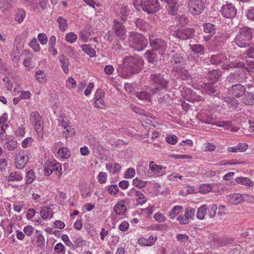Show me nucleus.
Here are the masks:
<instances>
[{
  "label": "nucleus",
  "mask_w": 254,
  "mask_h": 254,
  "mask_svg": "<svg viewBox=\"0 0 254 254\" xmlns=\"http://www.w3.org/2000/svg\"><path fill=\"white\" fill-rule=\"evenodd\" d=\"M107 180V174L105 172L99 173L98 176V180L101 184L105 183Z\"/></svg>",
  "instance_id": "nucleus-63"
},
{
  "label": "nucleus",
  "mask_w": 254,
  "mask_h": 254,
  "mask_svg": "<svg viewBox=\"0 0 254 254\" xmlns=\"http://www.w3.org/2000/svg\"><path fill=\"white\" fill-rule=\"evenodd\" d=\"M2 81L3 82L5 87L8 90H10L12 89V87H13L12 83L8 77L5 76L3 78Z\"/></svg>",
  "instance_id": "nucleus-60"
},
{
  "label": "nucleus",
  "mask_w": 254,
  "mask_h": 254,
  "mask_svg": "<svg viewBox=\"0 0 254 254\" xmlns=\"http://www.w3.org/2000/svg\"><path fill=\"white\" fill-rule=\"evenodd\" d=\"M140 5L142 9L148 14L156 12L160 7L158 0H141Z\"/></svg>",
  "instance_id": "nucleus-8"
},
{
  "label": "nucleus",
  "mask_w": 254,
  "mask_h": 254,
  "mask_svg": "<svg viewBox=\"0 0 254 254\" xmlns=\"http://www.w3.org/2000/svg\"><path fill=\"white\" fill-rule=\"evenodd\" d=\"M221 76V72L220 70L213 69L208 72L206 78L208 79V82L211 83H215L218 81Z\"/></svg>",
  "instance_id": "nucleus-18"
},
{
  "label": "nucleus",
  "mask_w": 254,
  "mask_h": 254,
  "mask_svg": "<svg viewBox=\"0 0 254 254\" xmlns=\"http://www.w3.org/2000/svg\"><path fill=\"white\" fill-rule=\"evenodd\" d=\"M139 244L144 246H151L153 244V242L144 238H139L138 240Z\"/></svg>",
  "instance_id": "nucleus-57"
},
{
  "label": "nucleus",
  "mask_w": 254,
  "mask_h": 254,
  "mask_svg": "<svg viewBox=\"0 0 254 254\" xmlns=\"http://www.w3.org/2000/svg\"><path fill=\"white\" fill-rule=\"evenodd\" d=\"M216 148V146L212 143L206 142L203 144L202 149L205 151H214Z\"/></svg>",
  "instance_id": "nucleus-55"
},
{
  "label": "nucleus",
  "mask_w": 254,
  "mask_h": 254,
  "mask_svg": "<svg viewBox=\"0 0 254 254\" xmlns=\"http://www.w3.org/2000/svg\"><path fill=\"white\" fill-rule=\"evenodd\" d=\"M225 101L228 104L230 111L236 109L239 104L238 101L234 97H228L225 98Z\"/></svg>",
  "instance_id": "nucleus-26"
},
{
  "label": "nucleus",
  "mask_w": 254,
  "mask_h": 254,
  "mask_svg": "<svg viewBox=\"0 0 254 254\" xmlns=\"http://www.w3.org/2000/svg\"><path fill=\"white\" fill-rule=\"evenodd\" d=\"M227 37L224 34H218L215 36L213 40V41L218 46L221 45L225 41H226Z\"/></svg>",
  "instance_id": "nucleus-39"
},
{
  "label": "nucleus",
  "mask_w": 254,
  "mask_h": 254,
  "mask_svg": "<svg viewBox=\"0 0 254 254\" xmlns=\"http://www.w3.org/2000/svg\"><path fill=\"white\" fill-rule=\"evenodd\" d=\"M50 213V208L47 207H44L42 208L40 211V215L43 219H46L48 218Z\"/></svg>",
  "instance_id": "nucleus-58"
},
{
  "label": "nucleus",
  "mask_w": 254,
  "mask_h": 254,
  "mask_svg": "<svg viewBox=\"0 0 254 254\" xmlns=\"http://www.w3.org/2000/svg\"><path fill=\"white\" fill-rule=\"evenodd\" d=\"M242 73H236L231 75H230L227 78V80L229 83H235L236 82H242L243 81V78L241 77Z\"/></svg>",
  "instance_id": "nucleus-32"
},
{
  "label": "nucleus",
  "mask_w": 254,
  "mask_h": 254,
  "mask_svg": "<svg viewBox=\"0 0 254 254\" xmlns=\"http://www.w3.org/2000/svg\"><path fill=\"white\" fill-rule=\"evenodd\" d=\"M253 32L252 28L243 27L240 29L236 36L235 43L240 48H247L252 42Z\"/></svg>",
  "instance_id": "nucleus-1"
},
{
  "label": "nucleus",
  "mask_w": 254,
  "mask_h": 254,
  "mask_svg": "<svg viewBox=\"0 0 254 254\" xmlns=\"http://www.w3.org/2000/svg\"><path fill=\"white\" fill-rule=\"evenodd\" d=\"M79 36L80 39H81V40L83 42H86L89 37V33L85 30H83V31H81L79 33Z\"/></svg>",
  "instance_id": "nucleus-62"
},
{
  "label": "nucleus",
  "mask_w": 254,
  "mask_h": 254,
  "mask_svg": "<svg viewBox=\"0 0 254 254\" xmlns=\"http://www.w3.org/2000/svg\"><path fill=\"white\" fill-rule=\"evenodd\" d=\"M35 244L34 245L37 248L38 251L43 252L45 249V239L42 232L36 230L35 235Z\"/></svg>",
  "instance_id": "nucleus-14"
},
{
  "label": "nucleus",
  "mask_w": 254,
  "mask_h": 254,
  "mask_svg": "<svg viewBox=\"0 0 254 254\" xmlns=\"http://www.w3.org/2000/svg\"><path fill=\"white\" fill-rule=\"evenodd\" d=\"M129 46L138 51L143 50L147 45V40L144 36L137 32H131L128 37Z\"/></svg>",
  "instance_id": "nucleus-3"
},
{
  "label": "nucleus",
  "mask_w": 254,
  "mask_h": 254,
  "mask_svg": "<svg viewBox=\"0 0 254 254\" xmlns=\"http://www.w3.org/2000/svg\"><path fill=\"white\" fill-rule=\"evenodd\" d=\"M228 93L236 98L243 96L246 91L244 86L240 84H235L228 88Z\"/></svg>",
  "instance_id": "nucleus-13"
},
{
  "label": "nucleus",
  "mask_w": 254,
  "mask_h": 254,
  "mask_svg": "<svg viewBox=\"0 0 254 254\" xmlns=\"http://www.w3.org/2000/svg\"><path fill=\"white\" fill-rule=\"evenodd\" d=\"M105 92L104 90L102 89H98L96 91L95 94V106L99 107V103H100L101 105H103L104 103V101L103 100V98L104 97Z\"/></svg>",
  "instance_id": "nucleus-21"
},
{
  "label": "nucleus",
  "mask_w": 254,
  "mask_h": 254,
  "mask_svg": "<svg viewBox=\"0 0 254 254\" xmlns=\"http://www.w3.org/2000/svg\"><path fill=\"white\" fill-rule=\"evenodd\" d=\"M77 38L78 37L76 34L71 32L66 34L65 39L67 42L71 44L75 42L77 40Z\"/></svg>",
  "instance_id": "nucleus-49"
},
{
  "label": "nucleus",
  "mask_w": 254,
  "mask_h": 254,
  "mask_svg": "<svg viewBox=\"0 0 254 254\" xmlns=\"http://www.w3.org/2000/svg\"><path fill=\"white\" fill-rule=\"evenodd\" d=\"M81 195L83 198H86L90 195V189L86 186H83L80 189Z\"/></svg>",
  "instance_id": "nucleus-53"
},
{
  "label": "nucleus",
  "mask_w": 254,
  "mask_h": 254,
  "mask_svg": "<svg viewBox=\"0 0 254 254\" xmlns=\"http://www.w3.org/2000/svg\"><path fill=\"white\" fill-rule=\"evenodd\" d=\"M243 200V197L240 193H234L228 196V201L231 204L237 205Z\"/></svg>",
  "instance_id": "nucleus-25"
},
{
  "label": "nucleus",
  "mask_w": 254,
  "mask_h": 254,
  "mask_svg": "<svg viewBox=\"0 0 254 254\" xmlns=\"http://www.w3.org/2000/svg\"><path fill=\"white\" fill-rule=\"evenodd\" d=\"M214 84V83H211L210 82H208V83L205 84L204 88L206 93L208 94H218L217 87L215 86Z\"/></svg>",
  "instance_id": "nucleus-27"
},
{
  "label": "nucleus",
  "mask_w": 254,
  "mask_h": 254,
  "mask_svg": "<svg viewBox=\"0 0 254 254\" xmlns=\"http://www.w3.org/2000/svg\"><path fill=\"white\" fill-rule=\"evenodd\" d=\"M59 62L61 67L64 73L67 74L69 72V62L67 57L64 54H62L59 57Z\"/></svg>",
  "instance_id": "nucleus-19"
},
{
  "label": "nucleus",
  "mask_w": 254,
  "mask_h": 254,
  "mask_svg": "<svg viewBox=\"0 0 254 254\" xmlns=\"http://www.w3.org/2000/svg\"><path fill=\"white\" fill-rule=\"evenodd\" d=\"M58 153L62 159H68L71 154L70 151L66 147L61 148Z\"/></svg>",
  "instance_id": "nucleus-35"
},
{
  "label": "nucleus",
  "mask_w": 254,
  "mask_h": 254,
  "mask_svg": "<svg viewBox=\"0 0 254 254\" xmlns=\"http://www.w3.org/2000/svg\"><path fill=\"white\" fill-rule=\"evenodd\" d=\"M168 57L171 59L172 71L180 68L185 67L187 61L185 54L172 50L168 54Z\"/></svg>",
  "instance_id": "nucleus-4"
},
{
  "label": "nucleus",
  "mask_w": 254,
  "mask_h": 254,
  "mask_svg": "<svg viewBox=\"0 0 254 254\" xmlns=\"http://www.w3.org/2000/svg\"><path fill=\"white\" fill-rule=\"evenodd\" d=\"M245 48L246 49L245 54L249 58H254V43L251 42L247 48Z\"/></svg>",
  "instance_id": "nucleus-40"
},
{
  "label": "nucleus",
  "mask_w": 254,
  "mask_h": 254,
  "mask_svg": "<svg viewBox=\"0 0 254 254\" xmlns=\"http://www.w3.org/2000/svg\"><path fill=\"white\" fill-rule=\"evenodd\" d=\"M133 185L138 188H142L147 185L146 181H143L137 178L134 179L132 181Z\"/></svg>",
  "instance_id": "nucleus-48"
},
{
  "label": "nucleus",
  "mask_w": 254,
  "mask_h": 254,
  "mask_svg": "<svg viewBox=\"0 0 254 254\" xmlns=\"http://www.w3.org/2000/svg\"><path fill=\"white\" fill-rule=\"evenodd\" d=\"M135 94L136 97L141 100H147L150 98V94L144 91L137 92Z\"/></svg>",
  "instance_id": "nucleus-46"
},
{
  "label": "nucleus",
  "mask_w": 254,
  "mask_h": 254,
  "mask_svg": "<svg viewBox=\"0 0 254 254\" xmlns=\"http://www.w3.org/2000/svg\"><path fill=\"white\" fill-rule=\"evenodd\" d=\"M241 246L240 245H233L231 246V248L230 249V252L232 254H241L240 250H241Z\"/></svg>",
  "instance_id": "nucleus-64"
},
{
  "label": "nucleus",
  "mask_w": 254,
  "mask_h": 254,
  "mask_svg": "<svg viewBox=\"0 0 254 254\" xmlns=\"http://www.w3.org/2000/svg\"><path fill=\"white\" fill-rule=\"evenodd\" d=\"M81 48L82 50L90 57H94L96 56V52L90 45L83 44L81 46Z\"/></svg>",
  "instance_id": "nucleus-28"
},
{
  "label": "nucleus",
  "mask_w": 254,
  "mask_h": 254,
  "mask_svg": "<svg viewBox=\"0 0 254 254\" xmlns=\"http://www.w3.org/2000/svg\"><path fill=\"white\" fill-rule=\"evenodd\" d=\"M212 189V185L210 184H203L200 187L199 191L201 193L204 194L209 192Z\"/></svg>",
  "instance_id": "nucleus-52"
},
{
  "label": "nucleus",
  "mask_w": 254,
  "mask_h": 254,
  "mask_svg": "<svg viewBox=\"0 0 254 254\" xmlns=\"http://www.w3.org/2000/svg\"><path fill=\"white\" fill-rule=\"evenodd\" d=\"M136 196L138 197L137 200L139 201V203L141 205H142L143 204H144L146 202V200L145 199V196L141 192V191H138L136 192Z\"/></svg>",
  "instance_id": "nucleus-61"
},
{
  "label": "nucleus",
  "mask_w": 254,
  "mask_h": 254,
  "mask_svg": "<svg viewBox=\"0 0 254 254\" xmlns=\"http://www.w3.org/2000/svg\"><path fill=\"white\" fill-rule=\"evenodd\" d=\"M157 54L154 53L153 51H147L144 54V57L147 59L149 63H153L156 60Z\"/></svg>",
  "instance_id": "nucleus-43"
},
{
  "label": "nucleus",
  "mask_w": 254,
  "mask_h": 254,
  "mask_svg": "<svg viewBox=\"0 0 254 254\" xmlns=\"http://www.w3.org/2000/svg\"><path fill=\"white\" fill-rule=\"evenodd\" d=\"M194 30L192 28L178 29L174 31L172 35L183 40H186L192 37Z\"/></svg>",
  "instance_id": "nucleus-9"
},
{
  "label": "nucleus",
  "mask_w": 254,
  "mask_h": 254,
  "mask_svg": "<svg viewBox=\"0 0 254 254\" xmlns=\"http://www.w3.org/2000/svg\"><path fill=\"white\" fill-rule=\"evenodd\" d=\"M248 147L246 143H240L235 146L229 147L228 151L230 152H244L247 149Z\"/></svg>",
  "instance_id": "nucleus-24"
},
{
  "label": "nucleus",
  "mask_w": 254,
  "mask_h": 254,
  "mask_svg": "<svg viewBox=\"0 0 254 254\" xmlns=\"http://www.w3.org/2000/svg\"><path fill=\"white\" fill-rule=\"evenodd\" d=\"M149 40L152 50L153 52H157L160 55H163L167 47L166 41L153 35L149 36Z\"/></svg>",
  "instance_id": "nucleus-5"
},
{
  "label": "nucleus",
  "mask_w": 254,
  "mask_h": 254,
  "mask_svg": "<svg viewBox=\"0 0 254 254\" xmlns=\"http://www.w3.org/2000/svg\"><path fill=\"white\" fill-rule=\"evenodd\" d=\"M214 243L218 246H225L229 242V240L225 237H216L213 239Z\"/></svg>",
  "instance_id": "nucleus-44"
},
{
  "label": "nucleus",
  "mask_w": 254,
  "mask_h": 254,
  "mask_svg": "<svg viewBox=\"0 0 254 254\" xmlns=\"http://www.w3.org/2000/svg\"><path fill=\"white\" fill-rule=\"evenodd\" d=\"M222 15L227 18H232L237 14V9L231 3L223 5L221 9Z\"/></svg>",
  "instance_id": "nucleus-12"
},
{
  "label": "nucleus",
  "mask_w": 254,
  "mask_h": 254,
  "mask_svg": "<svg viewBox=\"0 0 254 254\" xmlns=\"http://www.w3.org/2000/svg\"><path fill=\"white\" fill-rule=\"evenodd\" d=\"M57 22L59 25V28L62 31H65L68 28V24L66 20L62 16L58 17Z\"/></svg>",
  "instance_id": "nucleus-31"
},
{
  "label": "nucleus",
  "mask_w": 254,
  "mask_h": 254,
  "mask_svg": "<svg viewBox=\"0 0 254 254\" xmlns=\"http://www.w3.org/2000/svg\"><path fill=\"white\" fill-rule=\"evenodd\" d=\"M23 177L17 172H11L8 176L6 177L7 182H20L22 180Z\"/></svg>",
  "instance_id": "nucleus-29"
},
{
  "label": "nucleus",
  "mask_w": 254,
  "mask_h": 254,
  "mask_svg": "<svg viewBox=\"0 0 254 254\" xmlns=\"http://www.w3.org/2000/svg\"><path fill=\"white\" fill-rule=\"evenodd\" d=\"M117 13L121 19L125 21L130 13V10L127 6H122L119 9Z\"/></svg>",
  "instance_id": "nucleus-22"
},
{
  "label": "nucleus",
  "mask_w": 254,
  "mask_h": 254,
  "mask_svg": "<svg viewBox=\"0 0 254 254\" xmlns=\"http://www.w3.org/2000/svg\"><path fill=\"white\" fill-rule=\"evenodd\" d=\"M36 80L40 83L44 82L46 80V73L42 70H38L36 72L35 74Z\"/></svg>",
  "instance_id": "nucleus-47"
},
{
  "label": "nucleus",
  "mask_w": 254,
  "mask_h": 254,
  "mask_svg": "<svg viewBox=\"0 0 254 254\" xmlns=\"http://www.w3.org/2000/svg\"><path fill=\"white\" fill-rule=\"evenodd\" d=\"M36 179L35 173L32 170H30L26 173V184L27 185L31 184Z\"/></svg>",
  "instance_id": "nucleus-38"
},
{
  "label": "nucleus",
  "mask_w": 254,
  "mask_h": 254,
  "mask_svg": "<svg viewBox=\"0 0 254 254\" xmlns=\"http://www.w3.org/2000/svg\"><path fill=\"white\" fill-rule=\"evenodd\" d=\"M149 81L152 87L156 91L165 90L168 86V81L160 73L152 72Z\"/></svg>",
  "instance_id": "nucleus-2"
},
{
  "label": "nucleus",
  "mask_w": 254,
  "mask_h": 254,
  "mask_svg": "<svg viewBox=\"0 0 254 254\" xmlns=\"http://www.w3.org/2000/svg\"><path fill=\"white\" fill-rule=\"evenodd\" d=\"M135 22L136 27L142 31H146L149 28V24L142 19L137 18Z\"/></svg>",
  "instance_id": "nucleus-30"
},
{
  "label": "nucleus",
  "mask_w": 254,
  "mask_h": 254,
  "mask_svg": "<svg viewBox=\"0 0 254 254\" xmlns=\"http://www.w3.org/2000/svg\"><path fill=\"white\" fill-rule=\"evenodd\" d=\"M207 209V207L206 205H202L198 208L196 216L198 219H203L204 216L206 213Z\"/></svg>",
  "instance_id": "nucleus-36"
},
{
  "label": "nucleus",
  "mask_w": 254,
  "mask_h": 254,
  "mask_svg": "<svg viewBox=\"0 0 254 254\" xmlns=\"http://www.w3.org/2000/svg\"><path fill=\"white\" fill-rule=\"evenodd\" d=\"M23 55H24V54H20L19 49L17 47H14L10 55L12 61L14 63L17 64L20 61V59L23 58Z\"/></svg>",
  "instance_id": "nucleus-23"
},
{
  "label": "nucleus",
  "mask_w": 254,
  "mask_h": 254,
  "mask_svg": "<svg viewBox=\"0 0 254 254\" xmlns=\"http://www.w3.org/2000/svg\"><path fill=\"white\" fill-rule=\"evenodd\" d=\"M109 193L111 194L115 195L119 192V188L116 185H111L107 187Z\"/></svg>",
  "instance_id": "nucleus-54"
},
{
  "label": "nucleus",
  "mask_w": 254,
  "mask_h": 254,
  "mask_svg": "<svg viewBox=\"0 0 254 254\" xmlns=\"http://www.w3.org/2000/svg\"><path fill=\"white\" fill-rule=\"evenodd\" d=\"M126 209V206L124 204L120 203H117L114 208V211L118 215H123L125 213Z\"/></svg>",
  "instance_id": "nucleus-34"
},
{
  "label": "nucleus",
  "mask_w": 254,
  "mask_h": 254,
  "mask_svg": "<svg viewBox=\"0 0 254 254\" xmlns=\"http://www.w3.org/2000/svg\"><path fill=\"white\" fill-rule=\"evenodd\" d=\"M15 166L17 169H21L23 168L27 163V160H15Z\"/></svg>",
  "instance_id": "nucleus-59"
},
{
  "label": "nucleus",
  "mask_w": 254,
  "mask_h": 254,
  "mask_svg": "<svg viewBox=\"0 0 254 254\" xmlns=\"http://www.w3.org/2000/svg\"><path fill=\"white\" fill-rule=\"evenodd\" d=\"M227 56L225 54L221 53L213 55L209 58L210 63L213 65L223 64L227 62Z\"/></svg>",
  "instance_id": "nucleus-17"
},
{
  "label": "nucleus",
  "mask_w": 254,
  "mask_h": 254,
  "mask_svg": "<svg viewBox=\"0 0 254 254\" xmlns=\"http://www.w3.org/2000/svg\"><path fill=\"white\" fill-rule=\"evenodd\" d=\"M41 119V116L37 111L33 112L30 115L29 120L38 133H41L43 130V122Z\"/></svg>",
  "instance_id": "nucleus-11"
},
{
  "label": "nucleus",
  "mask_w": 254,
  "mask_h": 254,
  "mask_svg": "<svg viewBox=\"0 0 254 254\" xmlns=\"http://www.w3.org/2000/svg\"><path fill=\"white\" fill-rule=\"evenodd\" d=\"M205 7L203 0H190L188 2L189 11L193 15L201 14Z\"/></svg>",
  "instance_id": "nucleus-7"
},
{
  "label": "nucleus",
  "mask_w": 254,
  "mask_h": 254,
  "mask_svg": "<svg viewBox=\"0 0 254 254\" xmlns=\"http://www.w3.org/2000/svg\"><path fill=\"white\" fill-rule=\"evenodd\" d=\"M126 62L127 63V69H129L130 72L128 76L138 73L143 64V61L139 57H128L126 59Z\"/></svg>",
  "instance_id": "nucleus-6"
},
{
  "label": "nucleus",
  "mask_w": 254,
  "mask_h": 254,
  "mask_svg": "<svg viewBox=\"0 0 254 254\" xmlns=\"http://www.w3.org/2000/svg\"><path fill=\"white\" fill-rule=\"evenodd\" d=\"M106 167L109 172L113 174L119 172L121 168L120 165L117 163L107 164Z\"/></svg>",
  "instance_id": "nucleus-33"
},
{
  "label": "nucleus",
  "mask_w": 254,
  "mask_h": 254,
  "mask_svg": "<svg viewBox=\"0 0 254 254\" xmlns=\"http://www.w3.org/2000/svg\"><path fill=\"white\" fill-rule=\"evenodd\" d=\"M175 77L178 79H181L182 80L187 81H191L192 76L189 73V71L185 69V67L180 68L173 71Z\"/></svg>",
  "instance_id": "nucleus-15"
},
{
  "label": "nucleus",
  "mask_w": 254,
  "mask_h": 254,
  "mask_svg": "<svg viewBox=\"0 0 254 254\" xmlns=\"http://www.w3.org/2000/svg\"><path fill=\"white\" fill-rule=\"evenodd\" d=\"M113 29L116 36L120 40H124L126 37V29L123 23L119 21V20L115 19L113 25Z\"/></svg>",
  "instance_id": "nucleus-10"
},
{
  "label": "nucleus",
  "mask_w": 254,
  "mask_h": 254,
  "mask_svg": "<svg viewBox=\"0 0 254 254\" xmlns=\"http://www.w3.org/2000/svg\"><path fill=\"white\" fill-rule=\"evenodd\" d=\"M203 26V37L206 41H208L215 34L216 29L215 26L210 23H204Z\"/></svg>",
  "instance_id": "nucleus-16"
},
{
  "label": "nucleus",
  "mask_w": 254,
  "mask_h": 254,
  "mask_svg": "<svg viewBox=\"0 0 254 254\" xmlns=\"http://www.w3.org/2000/svg\"><path fill=\"white\" fill-rule=\"evenodd\" d=\"M58 120L59 123V125L62 126L64 128L68 126V120L66 119L65 120L64 117L63 116H59Z\"/></svg>",
  "instance_id": "nucleus-56"
},
{
  "label": "nucleus",
  "mask_w": 254,
  "mask_h": 254,
  "mask_svg": "<svg viewBox=\"0 0 254 254\" xmlns=\"http://www.w3.org/2000/svg\"><path fill=\"white\" fill-rule=\"evenodd\" d=\"M25 12L22 9H18L16 12L15 14V20L18 22V23L22 22L25 17Z\"/></svg>",
  "instance_id": "nucleus-42"
},
{
  "label": "nucleus",
  "mask_w": 254,
  "mask_h": 254,
  "mask_svg": "<svg viewBox=\"0 0 254 254\" xmlns=\"http://www.w3.org/2000/svg\"><path fill=\"white\" fill-rule=\"evenodd\" d=\"M235 181L239 184H241L244 185L251 186L253 185V182L251 180L246 177H237L236 178Z\"/></svg>",
  "instance_id": "nucleus-45"
},
{
  "label": "nucleus",
  "mask_w": 254,
  "mask_h": 254,
  "mask_svg": "<svg viewBox=\"0 0 254 254\" xmlns=\"http://www.w3.org/2000/svg\"><path fill=\"white\" fill-rule=\"evenodd\" d=\"M32 57L33 56L31 54H28L27 57H25L24 59L23 64L25 67L27 68L28 69L32 67L31 64Z\"/></svg>",
  "instance_id": "nucleus-50"
},
{
  "label": "nucleus",
  "mask_w": 254,
  "mask_h": 254,
  "mask_svg": "<svg viewBox=\"0 0 254 254\" xmlns=\"http://www.w3.org/2000/svg\"><path fill=\"white\" fill-rule=\"evenodd\" d=\"M190 49L195 54L203 55L204 53V48L200 44L192 45Z\"/></svg>",
  "instance_id": "nucleus-41"
},
{
  "label": "nucleus",
  "mask_w": 254,
  "mask_h": 254,
  "mask_svg": "<svg viewBox=\"0 0 254 254\" xmlns=\"http://www.w3.org/2000/svg\"><path fill=\"white\" fill-rule=\"evenodd\" d=\"M242 101L246 105L253 106L254 105V93L246 92L244 94Z\"/></svg>",
  "instance_id": "nucleus-20"
},
{
  "label": "nucleus",
  "mask_w": 254,
  "mask_h": 254,
  "mask_svg": "<svg viewBox=\"0 0 254 254\" xmlns=\"http://www.w3.org/2000/svg\"><path fill=\"white\" fill-rule=\"evenodd\" d=\"M183 206L180 205H176L169 212V216L171 219L174 218L176 216L181 212Z\"/></svg>",
  "instance_id": "nucleus-37"
},
{
  "label": "nucleus",
  "mask_w": 254,
  "mask_h": 254,
  "mask_svg": "<svg viewBox=\"0 0 254 254\" xmlns=\"http://www.w3.org/2000/svg\"><path fill=\"white\" fill-rule=\"evenodd\" d=\"M248 19L254 21V6H251L246 11Z\"/></svg>",
  "instance_id": "nucleus-51"
}]
</instances>
